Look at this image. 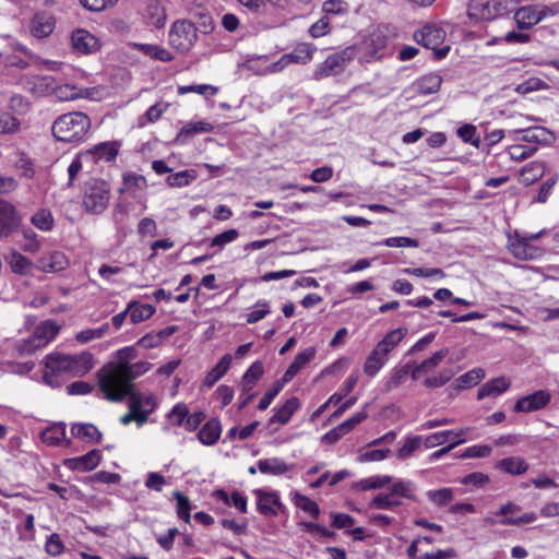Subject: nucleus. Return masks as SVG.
<instances>
[{"mask_svg":"<svg viewBox=\"0 0 559 559\" xmlns=\"http://www.w3.org/2000/svg\"><path fill=\"white\" fill-rule=\"evenodd\" d=\"M148 361L140 360L112 369L110 373L98 379L99 390L104 397L111 402H121L133 389L132 381L151 369Z\"/></svg>","mask_w":559,"mask_h":559,"instance_id":"obj_1","label":"nucleus"},{"mask_svg":"<svg viewBox=\"0 0 559 559\" xmlns=\"http://www.w3.org/2000/svg\"><path fill=\"white\" fill-rule=\"evenodd\" d=\"M91 128L87 115L74 111L57 118L52 124V133L58 141L78 142L84 139Z\"/></svg>","mask_w":559,"mask_h":559,"instance_id":"obj_2","label":"nucleus"},{"mask_svg":"<svg viewBox=\"0 0 559 559\" xmlns=\"http://www.w3.org/2000/svg\"><path fill=\"white\" fill-rule=\"evenodd\" d=\"M543 234L544 230L535 234H523L514 230L513 234L508 236V249L518 260H538L544 255L545 250L539 246L533 245V241L539 239Z\"/></svg>","mask_w":559,"mask_h":559,"instance_id":"obj_3","label":"nucleus"},{"mask_svg":"<svg viewBox=\"0 0 559 559\" xmlns=\"http://www.w3.org/2000/svg\"><path fill=\"white\" fill-rule=\"evenodd\" d=\"M60 325L53 320H46L38 324L27 340L16 344V350L21 356H29L37 349L45 347L50 343L59 333Z\"/></svg>","mask_w":559,"mask_h":559,"instance_id":"obj_4","label":"nucleus"},{"mask_svg":"<svg viewBox=\"0 0 559 559\" xmlns=\"http://www.w3.org/2000/svg\"><path fill=\"white\" fill-rule=\"evenodd\" d=\"M355 57L356 48L349 46L330 55L323 62L316 67L313 79L320 81L329 76L342 74Z\"/></svg>","mask_w":559,"mask_h":559,"instance_id":"obj_5","label":"nucleus"},{"mask_svg":"<svg viewBox=\"0 0 559 559\" xmlns=\"http://www.w3.org/2000/svg\"><path fill=\"white\" fill-rule=\"evenodd\" d=\"M110 190L103 180L91 179L85 187L83 205L87 212L103 213L109 203Z\"/></svg>","mask_w":559,"mask_h":559,"instance_id":"obj_6","label":"nucleus"},{"mask_svg":"<svg viewBox=\"0 0 559 559\" xmlns=\"http://www.w3.org/2000/svg\"><path fill=\"white\" fill-rule=\"evenodd\" d=\"M197 38V27L193 23L186 20L176 21L168 36L170 46L181 52L190 50Z\"/></svg>","mask_w":559,"mask_h":559,"instance_id":"obj_7","label":"nucleus"},{"mask_svg":"<svg viewBox=\"0 0 559 559\" xmlns=\"http://www.w3.org/2000/svg\"><path fill=\"white\" fill-rule=\"evenodd\" d=\"M385 46L386 37L381 31H374L361 43L353 47L356 48V57L358 56L360 62H371L383 56Z\"/></svg>","mask_w":559,"mask_h":559,"instance_id":"obj_8","label":"nucleus"},{"mask_svg":"<svg viewBox=\"0 0 559 559\" xmlns=\"http://www.w3.org/2000/svg\"><path fill=\"white\" fill-rule=\"evenodd\" d=\"M507 11V0H471L467 15L473 20H493Z\"/></svg>","mask_w":559,"mask_h":559,"instance_id":"obj_9","label":"nucleus"},{"mask_svg":"<svg viewBox=\"0 0 559 559\" xmlns=\"http://www.w3.org/2000/svg\"><path fill=\"white\" fill-rule=\"evenodd\" d=\"M70 46L73 53L87 56L100 49V40L85 28H75L71 32Z\"/></svg>","mask_w":559,"mask_h":559,"instance_id":"obj_10","label":"nucleus"},{"mask_svg":"<svg viewBox=\"0 0 559 559\" xmlns=\"http://www.w3.org/2000/svg\"><path fill=\"white\" fill-rule=\"evenodd\" d=\"M59 376H70L68 354L51 353L45 357L44 381L49 385H57Z\"/></svg>","mask_w":559,"mask_h":559,"instance_id":"obj_11","label":"nucleus"},{"mask_svg":"<svg viewBox=\"0 0 559 559\" xmlns=\"http://www.w3.org/2000/svg\"><path fill=\"white\" fill-rule=\"evenodd\" d=\"M316 47L308 43L298 44L292 52L285 53L274 64L276 70H282L290 63L307 64L313 59Z\"/></svg>","mask_w":559,"mask_h":559,"instance_id":"obj_12","label":"nucleus"},{"mask_svg":"<svg viewBox=\"0 0 559 559\" xmlns=\"http://www.w3.org/2000/svg\"><path fill=\"white\" fill-rule=\"evenodd\" d=\"M21 221L22 217L13 205L0 200V238H8L15 233Z\"/></svg>","mask_w":559,"mask_h":559,"instance_id":"obj_13","label":"nucleus"},{"mask_svg":"<svg viewBox=\"0 0 559 559\" xmlns=\"http://www.w3.org/2000/svg\"><path fill=\"white\" fill-rule=\"evenodd\" d=\"M551 401V395L546 390H538L530 395L520 397L515 405L514 412L518 413H531L543 409Z\"/></svg>","mask_w":559,"mask_h":559,"instance_id":"obj_14","label":"nucleus"},{"mask_svg":"<svg viewBox=\"0 0 559 559\" xmlns=\"http://www.w3.org/2000/svg\"><path fill=\"white\" fill-rule=\"evenodd\" d=\"M547 130L543 127H525L510 130L508 135L514 142L533 144L538 147V144L547 141Z\"/></svg>","mask_w":559,"mask_h":559,"instance_id":"obj_15","label":"nucleus"},{"mask_svg":"<svg viewBox=\"0 0 559 559\" xmlns=\"http://www.w3.org/2000/svg\"><path fill=\"white\" fill-rule=\"evenodd\" d=\"M56 26L55 17L48 12H37L29 22V33L33 37L41 39L49 36Z\"/></svg>","mask_w":559,"mask_h":559,"instance_id":"obj_16","label":"nucleus"},{"mask_svg":"<svg viewBox=\"0 0 559 559\" xmlns=\"http://www.w3.org/2000/svg\"><path fill=\"white\" fill-rule=\"evenodd\" d=\"M415 40L426 48L436 49L445 38V32L436 25H426L414 33Z\"/></svg>","mask_w":559,"mask_h":559,"instance_id":"obj_17","label":"nucleus"},{"mask_svg":"<svg viewBox=\"0 0 559 559\" xmlns=\"http://www.w3.org/2000/svg\"><path fill=\"white\" fill-rule=\"evenodd\" d=\"M473 430L471 427L461 428L460 430H444L439 432H433L427 436L424 440V445L427 449H431L441 444H444L448 441H455L457 439H466L465 437Z\"/></svg>","mask_w":559,"mask_h":559,"instance_id":"obj_18","label":"nucleus"},{"mask_svg":"<svg viewBox=\"0 0 559 559\" xmlns=\"http://www.w3.org/2000/svg\"><path fill=\"white\" fill-rule=\"evenodd\" d=\"M406 334V328H397L392 330L376 344L373 350L388 360L390 353L402 342Z\"/></svg>","mask_w":559,"mask_h":559,"instance_id":"obj_19","label":"nucleus"},{"mask_svg":"<svg viewBox=\"0 0 559 559\" xmlns=\"http://www.w3.org/2000/svg\"><path fill=\"white\" fill-rule=\"evenodd\" d=\"M70 377H82L94 367V355L88 350L68 355Z\"/></svg>","mask_w":559,"mask_h":559,"instance_id":"obj_20","label":"nucleus"},{"mask_svg":"<svg viewBox=\"0 0 559 559\" xmlns=\"http://www.w3.org/2000/svg\"><path fill=\"white\" fill-rule=\"evenodd\" d=\"M129 396V407L131 411H136V413L144 414L146 420L148 419V415L154 412L157 406L156 397L153 394H142L139 392H134L133 389Z\"/></svg>","mask_w":559,"mask_h":559,"instance_id":"obj_21","label":"nucleus"},{"mask_svg":"<svg viewBox=\"0 0 559 559\" xmlns=\"http://www.w3.org/2000/svg\"><path fill=\"white\" fill-rule=\"evenodd\" d=\"M254 493L258 497L257 507L261 514L265 516L277 515V509L282 507V503L276 492H267L262 489H257Z\"/></svg>","mask_w":559,"mask_h":559,"instance_id":"obj_22","label":"nucleus"},{"mask_svg":"<svg viewBox=\"0 0 559 559\" xmlns=\"http://www.w3.org/2000/svg\"><path fill=\"white\" fill-rule=\"evenodd\" d=\"M136 357H138V350L134 346H126V347L117 350L116 360L111 361V362L105 365L103 368H100L97 372V378L99 379V378L110 373V371H112L110 368L120 369L121 366H127V365L131 364Z\"/></svg>","mask_w":559,"mask_h":559,"instance_id":"obj_23","label":"nucleus"},{"mask_svg":"<svg viewBox=\"0 0 559 559\" xmlns=\"http://www.w3.org/2000/svg\"><path fill=\"white\" fill-rule=\"evenodd\" d=\"M119 146L120 143L117 141L102 142L87 151L86 155L91 156L95 162L104 160L106 163H112L117 158Z\"/></svg>","mask_w":559,"mask_h":559,"instance_id":"obj_24","label":"nucleus"},{"mask_svg":"<svg viewBox=\"0 0 559 559\" xmlns=\"http://www.w3.org/2000/svg\"><path fill=\"white\" fill-rule=\"evenodd\" d=\"M100 462V453L98 450H92L88 453L69 459L66 461V466L70 469L88 472L97 467Z\"/></svg>","mask_w":559,"mask_h":559,"instance_id":"obj_25","label":"nucleus"},{"mask_svg":"<svg viewBox=\"0 0 559 559\" xmlns=\"http://www.w3.org/2000/svg\"><path fill=\"white\" fill-rule=\"evenodd\" d=\"M38 269L43 272H59L68 266V259L61 251H51L43 255L38 261Z\"/></svg>","mask_w":559,"mask_h":559,"instance_id":"obj_26","label":"nucleus"},{"mask_svg":"<svg viewBox=\"0 0 559 559\" xmlns=\"http://www.w3.org/2000/svg\"><path fill=\"white\" fill-rule=\"evenodd\" d=\"M449 355L448 348L437 350L432 356L423 360L420 364H413L412 379L417 380L421 373H428L437 368L441 361Z\"/></svg>","mask_w":559,"mask_h":559,"instance_id":"obj_27","label":"nucleus"},{"mask_svg":"<svg viewBox=\"0 0 559 559\" xmlns=\"http://www.w3.org/2000/svg\"><path fill=\"white\" fill-rule=\"evenodd\" d=\"M514 21L520 29H530L540 22L536 5H524L514 13Z\"/></svg>","mask_w":559,"mask_h":559,"instance_id":"obj_28","label":"nucleus"},{"mask_svg":"<svg viewBox=\"0 0 559 559\" xmlns=\"http://www.w3.org/2000/svg\"><path fill=\"white\" fill-rule=\"evenodd\" d=\"M510 385L511 381L506 377L492 379L478 389L477 399L483 400L487 396H498L506 392Z\"/></svg>","mask_w":559,"mask_h":559,"instance_id":"obj_29","label":"nucleus"},{"mask_svg":"<svg viewBox=\"0 0 559 559\" xmlns=\"http://www.w3.org/2000/svg\"><path fill=\"white\" fill-rule=\"evenodd\" d=\"M316 355V349L313 347H309L304 352L299 353L294 361L288 366L285 371L282 381L284 383L289 382L293 378L307 365L311 361V359Z\"/></svg>","mask_w":559,"mask_h":559,"instance_id":"obj_30","label":"nucleus"},{"mask_svg":"<svg viewBox=\"0 0 559 559\" xmlns=\"http://www.w3.org/2000/svg\"><path fill=\"white\" fill-rule=\"evenodd\" d=\"M222 433V426L218 419L212 418L203 425L198 433V439L204 445L215 444Z\"/></svg>","mask_w":559,"mask_h":559,"instance_id":"obj_31","label":"nucleus"},{"mask_svg":"<svg viewBox=\"0 0 559 559\" xmlns=\"http://www.w3.org/2000/svg\"><path fill=\"white\" fill-rule=\"evenodd\" d=\"M233 361V357L230 354H225L221 360L213 367L204 378V385L206 388H212L218 380H221L224 374L228 371Z\"/></svg>","mask_w":559,"mask_h":559,"instance_id":"obj_32","label":"nucleus"},{"mask_svg":"<svg viewBox=\"0 0 559 559\" xmlns=\"http://www.w3.org/2000/svg\"><path fill=\"white\" fill-rule=\"evenodd\" d=\"M264 372L262 361L257 360L247 369L242 377L241 389L243 393H249L253 390L257 382L261 379Z\"/></svg>","mask_w":559,"mask_h":559,"instance_id":"obj_33","label":"nucleus"},{"mask_svg":"<svg viewBox=\"0 0 559 559\" xmlns=\"http://www.w3.org/2000/svg\"><path fill=\"white\" fill-rule=\"evenodd\" d=\"M497 515L496 513L495 514H488L484 518V523L486 525H496V524H501V525H521V524H527V523H532L534 522L537 516L534 512H530V513H525L519 518H502L500 516L501 519H496Z\"/></svg>","mask_w":559,"mask_h":559,"instance_id":"obj_34","label":"nucleus"},{"mask_svg":"<svg viewBox=\"0 0 559 559\" xmlns=\"http://www.w3.org/2000/svg\"><path fill=\"white\" fill-rule=\"evenodd\" d=\"M127 311H129L130 320L133 323H139L150 319L155 313V307L132 300L128 304Z\"/></svg>","mask_w":559,"mask_h":559,"instance_id":"obj_35","label":"nucleus"},{"mask_svg":"<svg viewBox=\"0 0 559 559\" xmlns=\"http://www.w3.org/2000/svg\"><path fill=\"white\" fill-rule=\"evenodd\" d=\"M442 78L437 73H428L423 75L415 83L416 91L423 95L437 93L441 86Z\"/></svg>","mask_w":559,"mask_h":559,"instance_id":"obj_36","label":"nucleus"},{"mask_svg":"<svg viewBox=\"0 0 559 559\" xmlns=\"http://www.w3.org/2000/svg\"><path fill=\"white\" fill-rule=\"evenodd\" d=\"M298 407L299 401L297 397L287 400L281 407L275 409V414L270 419V423L287 424Z\"/></svg>","mask_w":559,"mask_h":559,"instance_id":"obj_37","label":"nucleus"},{"mask_svg":"<svg viewBox=\"0 0 559 559\" xmlns=\"http://www.w3.org/2000/svg\"><path fill=\"white\" fill-rule=\"evenodd\" d=\"M5 261L10 265L12 272L26 275L31 272L33 263L32 261L17 251H12L7 258Z\"/></svg>","mask_w":559,"mask_h":559,"instance_id":"obj_38","label":"nucleus"},{"mask_svg":"<svg viewBox=\"0 0 559 559\" xmlns=\"http://www.w3.org/2000/svg\"><path fill=\"white\" fill-rule=\"evenodd\" d=\"M258 468L262 474L283 475L289 471V466L280 457L260 460Z\"/></svg>","mask_w":559,"mask_h":559,"instance_id":"obj_39","label":"nucleus"},{"mask_svg":"<svg viewBox=\"0 0 559 559\" xmlns=\"http://www.w3.org/2000/svg\"><path fill=\"white\" fill-rule=\"evenodd\" d=\"M213 496L217 500H221L222 502H224L227 506H234L236 509H238L242 513L247 512V498L239 491L235 490L231 493V496H229L225 490L218 489L213 493Z\"/></svg>","mask_w":559,"mask_h":559,"instance_id":"obj_40","label":"nucleus"},{"mask_svg":"<svg viewBox=\"0 0 559 559\" xmlns=\"http://www.w3.org/2000/svg\"><path fill=\"white\" fill-rule=\"evenodd\" d=\"M392 477L389 475H374L355 483L354 488L361 491L381 489L390 485Z\"/></svg>","mask_w":559,"mask_h":559,"instance_id":"obj_41","label":"nucleus"},{"mask_svg":"<svg viewBox=\"0 0 559 559\" xmlns=\"http://www.w3.org/2000/svg\"><path fill=\"white\" fill-rule=\"evenodd\" d=\"M74 437L85 439L90 442L98 443L102 439V433L93 424H74L71 428Z\"/></svg>","mask_w":559,"mask_h":559,"instance_id":"obj_42","label":"nucleus"},{"mask_svg":"<svg viewBox=\"0 0 559 559\" xmlns=\"http://www.w3.org/2000/svg\"><path fill=\"white\" fill-rule=\"evenodd\" d=\"M213 127L209 122H194L186 124L178 133L176 141L178 143H186L190 138L199 133H206L212 131Z\"/></svg>","mask_w":559,"mask_h":559,"instance_id":"obj_43","label":"nucleus"},{"mask_svg":"<svg viewBox=\"0 0 559 559\" xmlns=\"http://www.w3.org/2000/svg\"><path fill=\"white\" fill-rule=\"evenodd\" d=\"M498 467L506 473H509L512 475H521V474H524L528 469V464L522 457L511 456V457L501 460L498 463Z\"/></svg>","mask_w":559,"mask_h":559,"instance_id":"obj_44","label":"nucleus"},{"mask_svg":"<svg viewBox=\"0 0 559 559\" xmlns=\"http://www.w3.org/2000/svg\"><path fill=\"white\" fill-rule=\"evenodd\" d=\"M413 364L408 362L400 368H394L391 370L386 381L385 388L386 390H393L400 386L406 379L407 374H412Z\"/></svg>","mask_w":559,"mask_h":559,"instance_id":"obj_45","label":"nucleus"},{"mask_svg":"<svg viewBox=\"0 0 559 559\" xmlns=\"http://www.w3.org/2000/svg\"><path fill=\"white\" fill-rule=\"evenodd\" d=\"M402 504V501L392 492L378 493L370 502V508L378 510H393Z\"/></svg>","mask_w":559,"mask_h":559,"instance_id":"obj_46","label":"nucleus"},{"mask_svg":"<svg viewBox=\"0 0 559 559\" xmlns=\"http://www.w3.org/2000/svg\"><path fill=\"white\" fill-rule=\"evenodd\" d=\"M198 177L194 169H186L171 174L167 177L166 182L171 188H182L189 186Z\"/></svg>","mask_w":559,"mask_h":559,"instance_id":"obj_47","label":"nucleus"},{"mask_svg":"<svg viewBox=\"0 0 559 559\" xmlns=\"http://www.w3.org/2000/svg\"><path fill=\"white\" fill-rule=\"evenodd\" d=\"M545 171L544 165L538 162L527 164L521 171V181L530 186L543 177Z\"/></svg>","mask_w":559,"mask_h":559,"instance_id":"obj_48","label":"nucleus"},{"mask_svg":"<svg viewBox=\"0 0 559 559\" xmlns=\"http://www.w3.org/2000/svg\"><path fill=\"white\" fill-rule=\"evenodd\" d=\"M136 47L144 55L150 56L156 60L167 62V61H171L174 59V56L170 51H168L167 49L162 48L159 46H156V45L138 44Z\"/></svg>","mask_w":559,"mask_h":559,"instance_id":"obj_49","label":"nucleus"},{"mask_svg":"<svg viewBox=\"0 0 559 559\" xmlns=\"http://www.w3.org/2000/svg\"><path fill=\"white\" fill-rule=\"evenodd\" d=\"M537 151V146L533 144H523L518 142L508 147V154L513 160H524L531 157Z\"/></svg>","mask_w":559,"mask_h":559,"instance_id":"obj_50","label":"nucleus"},{"mask_svg":"<svg viewBox=\"0 0 559 559\" xmlns=\"http://www.w3.org/2000/svg\"><path fill=\"white\" fill-rule=\"evenodd\" d=\"M109 332V323H104L99 328L96 329H86L83 330L75 335L76 342L80 344H86L91 341L102 338Z\"/></svg>","mask_w":559,"mask_h":559,"instance_id":"obj_51","label":"nucleus"},{"mask_svg":"<svg viewBox=\"0 0 559 559\" xmlns=\"http://www.w3.org/2000/svg\"><path fill=\"white\" fill-rule=\"evenodd\" d=\"M66 439V425L58 424L43 432V440L49 445H60Z\"/></svg>","mask_w":559,"mask_h":559,"instance_id":"obj_52","label":"nucleus"},{"mask_svg":"<svg viewBox=\"0 0 559 559\" xmlns=\"http://www.w3.org/2000/svg\"><path fill=\"white\" fill-rule=\"evenodd\" d=\"M456 134L463 142L468 143L476 148L480 147L481 141L474 124H463L456 130Z\"/></svg>","mask_w":559,"mask_h":559,"instance_id":"obj_53","label":"nucleus"},{"mask_svg":"<svg viewBox=\"0 0 559 559\" xmlns=\"http://www.w3.org/2000/svg\"><path fill=\"white\" fill-rule=\"evenodd\" d=\"M295 506L302 511L309 513L313 519H318L320 515V508L318 503L307 496H304L299 492L295 493L294 497Z\"/></svg>","mask_w":559,"mask_h":559,"instance_id":"obj_54","label":"nucleus"},{"mask_svg":"<svg viewBox=\"0 0 559 559\" xmlns=\"http://www.w3.org/2000/svg\"><path fill=\"white\" fill-rule=\"evenodd\" d=\"M427 498L436 506L443 507L450 503L454 498L452 488H441L436 490H429L426 493Z\"/></svg>","mask_w":559,"mask_h":559,"instance_id":"obj_55","label":"nucleus"},{"mask_svg":"<svg viewBox=\"0 0 559 559\" xmlns=\"http://www.w3.org/2000/svg\"><path fill=\"white\" fill-rule=\"evenodd\" d=\"M32 224L43 230L48 231L53 227V216L49 210L41 209L31 218Z\"/></svg>","mask_w":559,"mask_h":559,"instance_id":"obj_56","label":"nucleus"},{"mask_svg":"<svg viewBox=\"0 0 559 559\" xmlns=\"http://www.w3.org/2000/svg\"><path fill=\"white\" fill-rule=\"evenodd\" d=\"M386 361V359L372 349L365 361L364 372L369 377H374Z\"/></svg>","mask_w":559,"mask_h":559,"instance_id":"obj_57","label":"nucleus"},{"mask_svg":"<svg viewBox=\"0 0 559 559\" xmlns=\"http://www.w3.org/2000/svg\"><path fill=\"white\" fill-rule=\"evenodd\" d=\"M168 108V105L165 103H156L151 106L145 114L139 118V126L144 127L146 123L156 122L163 112H165Z\"/></svg>","mask_w":559,"mask_h":559,"instance_id":"obj_58","label":"nucleus"},{"mask_svg":"<svg viewBox=\"0 0 559 559\" xmlns=\"http://www.w3.org/2000/svg\"><path fill=\"white\" fill-rule=\"evenodd\" d=\"M485 372L480 368L472 369L457 378V386L461 389L476 385L483 378Z\"/></svg>","mask_w":559,"mask_h":559,"instance_id":"obj_59","label":"nucleus"},{"mask_svg":"<svg viewBox=\"0 0 559 559\" xmlns=\"http://www.w3.org/2000/svg\"><path fill=\"white\" fill-rule=\"evenodd\" d=\"M420 436H412L405 439L404 444L399 449L396 455L400 460L409 457L423 443Z\"/></svg>","mask_w":559,"mask_h":559,"instance_id":"obj_60","label":"nucleus"},{"mask_svg":"<svg viewBox=\"0 0 559 559\" xmlns=\"http://www.w3.org/2000/svg\"><path fill=\"white\" fill-rule=\"evenodd\" d=\"M270 313V302L259 300L254 304L253 309L247 314V323L253 324L265 318Z\"/></svg>","mask_w":559,"mask_h":559,"instance_id":"obj_61","label":"nucleus"},{"mask_svg":"<svg viewBox=\"0 0 559 559\" xmlns=\"http://www.w3.org/2000/svg\"><path fill=\"white\" fill-rule=\"evenodd\" d=\"M22 234L25 240V242L22 245V249L28 253L38 252L41 248V243L38 239L37 234L33 231L31 228H24Z\"/></svg>","mask_w":559,"mask_h":559,"instance_id":"obj_62","label":"nucleus"},{"mask_svg":"<svg viewBox=\"0 0 559 559\" xmlns=\"http://www.w3.org/2000/svg\"><path fill=\"white\" fill-rule=\"evenodd\" d=\"M56 97L62 102H69L82 96L81 90L71 84H63L53 90Z\"/></svg>","mask_w":559,"mask_h":559,"instance_id":"obj_63","label":"nucleus"},{"mask_svg":"<svg viewBox=\"0 0 559 559\" xmlns=\"http://www.w3.org/2000/svg\"><path fill=\"white\" fill-rule=\"evenodd\" d=\"M189 415L188 406L185 403H177L168 413L169 421L175 426H182L186 424L187 416Z\"/></svg>","mask_w":559,"mask_h":559,"instance_id":"obj_64","label":"nucleus"}]
</instances>
